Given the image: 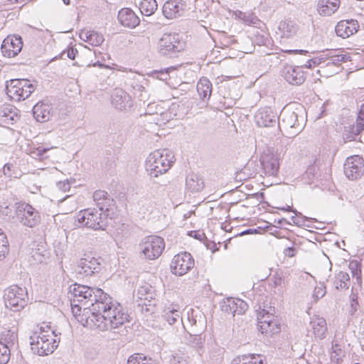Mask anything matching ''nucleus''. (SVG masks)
<instances>
[{
	"mask_svg": "<svg viewBox=\"0 0 364 364\" xmlns=\"http://www.w3.org/2000/svg\"><path fill=\"white\" fill-rule=\"evenodd\" d=\"M171 70H173V68H168L164 70H154L152 75L156 79L162 81H166L169 78V71Z\"/></svg>",
	"mask_w": 364,
	"mask_h": 364,
	"instance_id": "46",
	"label": "nucleus"
},
{
	"mask_svg": "<svg viewBox=\"0 0 364 364\" xmlns=\"http://www.w3.org/2000/svg\"><path fill=\"white\" fill-rule=\"evenodd\" d=\"M358 296L355 294H352V295L350 296V306L348 310L349 314L352 316L354 315L358 310Z\"/></svg>",
	"mask_w": 364,
	"mask_h": 364,
	"instance_id": "47",
	"label": "nucleus"
},
{
	"mask_svg": "<svg viewBox=\"0 0 364 364\" xmlns=\"http://www.w3.org/2000/svg\"><path fill=\"white\" fill-rule=\"evenodd\" d=\"M77 50L73 48H68L66 51H63L62 53V56L65 55L66 54V56L71 59L74 60L75 58L76 54L77 53Z\"/></svg>",
	"mask_w": 364,
	"mask_h": 364,
	"instance_id": "55",
	"label": "nucleus"
},
{
	"mask_svg": "<svg viewBox=\"0 0 364 364\" xmlns=\"http://www.w3.org/2000/svg\"><path fill=\"white\" fill-rule=\"evenodd\" d=\"M237 17L247 25L253 24L255 22V19L253 17L242 11H239Z\"/></svg>",
	"mask_w": 364,
	"mask_h": 364,
	"instance_id": "49",
	"label": "nucleus"
},
{
	"mask_svg": "<svg viewBox=\"0 0 364 364\" xmlns=\"http://www.w3.org/2000/svg\"><path fill=\"white\" fill-rule=\"evenodd\" d=\"M268 41H269L268 37L265 36L264 35H259V36H256V38H255L256 43L259 46L267 45Z\"/></svg>",
	"mask_w": 364,
	"mask_h": 364,
	"instance_id": "56",
	"label": "nucleus"
},
{
	"mask_svg": "<svg viewBox=\"0 0 364 364\" xmlns=\"http://www.w3.org/2000/svg\"><path fill=\"white\" fill-rule=\"evenodd\" d=\"M57 187L63 192L69 191L70 188V182L68 180L59 181L57 183Z\"/></svg>",
	"mask_w": 364,
	"mask_h": 364,
	"instance_id": "53",
	"label": "nucleus"
},
{
	"mask_svg": "<svg viewBox=\"0 0 364 364\" xmlns=\"http://www.w3.org/2000/svg\"><path fill=\"white\" fill-rule=\"evenodd\" d=\"M364 129V104L360 106L358 114L356 124L352 127L351 132L355 135H358Z\"/></svg>",
	"mask_w": 364,
	"mask_h": 364,
	"instance_id": "38",
	"label": "nucleus"
},
{
	"mask_svg": "<svg viewBox=\"0 0 364 364\" xmlns=\"http://www.w3.org/2000/svg\"><path fill=\"white\" fill-rule=\"evenodd\" d=\"M18 343L17 328H5L0 333V343L12 349Z\"/></svg>",
	"mask_w": 364,
	"mask_h": 364,
	"instance_id": "29",
	"label": "nucleus"
},
{
	"mask_svg": "<svg viewBox=\"0 0 364 364\" xmlns=\"http://www.w3.org/2000/svg\"><path fill=\"white\" fill-rule=\"evenodd\" d=\"M333 352L336 354V355H340V354L342 353V350L341 348H338V345H336L333 347Z\"/></svg>",
	"mask_w": 364,
	"mask_h": 364,
	"instance_id": "63",
	"label": "nucleus"
},
{
	"mask_svg": "<svg viewBox=\"0 0 364 364\" xmlns=\"http://www.w3.org/2000/svg\"><path fill=\"white\" fill-rule=\"evenodd\" d=\"M1 116L6 117V120H10L11 122L16 121L17 115L15 113H13L11 109H9L6 107L4 110L1 112Z\"/></svg>",
	"mask_w": 364,
	"mask_h": 364,
	"instance_id": "51",
	"label": "nucleus"
},
{
	"mask_svg": "<svg viewBox=\"0 0 364 364\" xmlns=\"http://www.w3.org/2000/svg\"><path fill=\"white\" fill-rule=\"evenodd\" d=\"M158 4L156 0H142L139 9L143 15L151 16L157 9Z\"/></svg>",
	"mask_w": 364,
	"mask_h": 364,
	"instance_id": "36",
	"label": "nucleus"
},
{
	"mask_svg": "<svg viewBox=\"0 0 364 364\" xmlns=\"http://www.w3.org/2000/svg\"><path fill=\"white\" fill-rule=\"evenodd\" d=\"M326 280L331 282L336 289H348L351 284L350 274L345 271H339L335 274L333 277L331 278L329 276Z\"/></svg>",
	"mask_w": 364,
	"mask_h": 364,
	"instance_id": "26",
	"label": "nucleus"
},
{
	"mask_svg": "<svg viewBox=\"0 0 364 364\" xmlns=\"http://www.w3.org/2000/svg\"><path fill=\"white\" fill-rule=\"evenodd\" d=\"M358 22L357 21H341L336 28L335 31L337 36L346 38L357 32Z\"/></svg>",
	"mask_w": 364,
	"mask_h": 364,
	"instance_id": "25",
	"label": "nucleus"
},
{
	"mask_svg": "<svg viewBox=\"0 0 364 364\" xmlns=\"http://www.w3.org/2000/svg\"><path fill=\"white\" fill-rule=\"evenodd\" d=\"M171 364H187L186 361L179 357H173Z\"/></svg>",
	"mask_w": 364,
	"mask_h": 364,
	"instance_id": "61",
	"label": "nucleus"
},
{
	"mask_svg": "<svg viewBox=\"0 0 364 364\" xmlns=\"http://www.w3.org/2000/svg\"><path fill=\"white\" fill-rule=\"evenodd\" d=\"M186 7L182 0H168L164 4L163 14L168 19L175 18L184 14Z\"/></svg>",
	"mask_w": 364,
	"mask_h": 364,
	"instance_id": "19",
	"label": "nucleus"
},
{
	"mask_svg": "<svg viewBox=\"0 0 364 364\" xmlns=\"http://www.w3.org/2000/svg\"><path fill=\"white\" fill-rule=\"evenodd\" d=\"M105 213L99 208L84 209L78 213L77 221L83 226L95 230H105L107 226Z\"/></svg>",
	"mask_w": 364,
	"mask_h": 364,
	"instance_id": "5",
	"label": "nucleus"
},
{
	"mask_svg": "<svg viewBox=\"0 0 364 364\" xmlns=\"http://www.w3.org/2000/svg\"><path fill=\"white\" fill-rule=\"evenodd\" d=\"M343 171L350 180H355L364 172V161L358 155L348 157L343 165Z\"/></svg>",
	"mask_w": 364,
	"mask_h": 364,
	"instance_id": "15",
	"label": "nucleus"
},
{
	"mask_svg": "<svg viewBox=\"0 0 364 364\" xmlns=\"http://www.w3.org/2000/svg\"><path fill=\"white\" fill-rule=\"evenodd\" d=\"M313 335L316 339L323 340L328 331L326 319L317 315H314L309 322Z\"/></svg>",
	"mask_w": 364,
	"mask_h": 364,
	"instance_id": "20",
	"label": "nucleus"
},
{
	"mask_svg": "<svg viewBox=\"0 0 364 364\" xmlns=\"http://www.w3.org/2000/svg\"><path fill=\"white\" fill-rule=\"evenodd\" d=\"M52 113L53 109L48 104L40 102L35 105L33 107V117L40 122L48 121L52 116Z\"/></svg>",
	"mask_w": 364,
	"mask_h": 364,
	"instance_id": "27",
	"label": "nucleus"
},
{
	"mask_svg": "<svg viewBox=\"0 0 364 364\" xmlns=\"http://www.w3.org/2000/svg\"><path fill=\"white\" fill-rule=\"evenodd\" d=\"M127 364H153L147 360L146 357H142L140 354H134L131 355L127 360Z\"/></svg>",
	"mask_w": 364,
	"mask_h": 364,
	"instance_id": "44",
	"label": "nucleus"
},
{
	"mask_svg": "<svg viewBox=\"0 0 364 364\" xmlns=\"http://www.w3.org/2000/svg\"><path fill=\"white\" fill-rule=\"evenodd\" d=\"M231 364H267L260 355L245 354L234 358Z\"/></svg>",
	"mask_w": 364,
	"mask_h": 364,
	"instance_id": "33",
	"label": "nucleus"
},
{
	"mask_svg": "<svg viewBox=\"0 0 364 364\" xmlns=\"http://www.w3.org/2000/svg\"><path fill=\"white\" fill-rule=\"evenodd\" d=\"M68 297L73 313L86 317L87 325L100 331L118 328L129 321V315L123 307L102 289L74 284L69 287Z\"/></svg>",
	"mask_w": 364,
	"mask_h": 364,
	"instance_id": "1",
	"label": "nucleus"
},
{
	"mask_svg": "<svg viewBox=\"0 0 364 364\" xmlns=\"http://www.w3.org/2000/svg\"><path fill=\"white\" fill-rule=\"evenodd\" d=\"M274 311V309H272V307H269V310L262 309L257 313V320L259 321H269L272 322L273 321L277 319L273 314L272 312Z\"/></svg>",
	"mask_w": 364,
	"mask_h": 364,
	"instance_id": "40",
	"label": "nucleus"
},
{
	"mask_svg": "<svg viewBox=\"0 0 364 364\" xmlns=\"http://www.w3.org/2000/svg\"><path fill=\"white\" fill-rule=\"evenodd\" d=\"M173 153L167 149L156 150L151 153L146 161V170L154 177L165 173L173 163Z\"/></svg>",
	"mask_w": 364,
	"mask_h": 364,
	"instance_id": "4",
	"label": "nucleus"
},
{
	"mask_svg": "<svg viewBox=\"0 0 364 364\" xmlns=\"http://www.w3.org/2000/svg\"><path fill=\"white\" fill-rule=\"evenodd\" d=\"M187 190L192 193H198L202 191L205 186L203 178L197 173H190L186 181Z\"/></svg>",
	"mask_w": 364,
	"mask_h": 364,
	"instance_id": "32",
	"label": "nucleus"
},
{
	"mask_svg": "<svg viewBox=\"0 0 364 364\" xmlns=\"http://www.w3.org/2000/svg\"><path fill=\"white\" fill-rule=\"evenodd\" d=\"M348 270L352 277V291H358V289L361 287V268L360 263L356 260L350 262L348 264Z\"/></svg>",
	"mask_w": 364,
	"mask_h": 364,
	"instance_id": "31",
	"label": "nucleus"
},
{
	"mask_svg": "<svg viewBox=\"0 0 364 364\" xmlns=\"http://www.w3.org/2000/svg\"><path fill=\"white\" fill-rule=\"evenodd\" d=\"M324 289L325 288H323L322 287H316L314 289V291L313 293V296L314 297V299L316 300H318V299L322 298L325 295L326 291Z\"/></svg>",
	"mask_w": 364,
	"mask_h": 364,
	"instance_id": "52",
	"label": "nucleus"
},
{
	"mask_svg": "<svg viewBox=\"0 0 364 364\" xmlns=\"http://www.w3.org/2000/svg\"><path fill=\"white\" fill-rule=\"evenodd\" d=\"M262 333H265L269 336L278 333L280 331V324L277 319L273 321L272 324H264L260 327Z\"/></svg>",
	"mask_w": 364,
	"mask_h": 364,
	"instance_id": "39",
	"label": "nucleus"
},
{
	"mask_svg": "<svg viewBox=\"0 0 364 364\" xmlns=\"http://www.w3.org/2000/svg\"><path fill=\"white\" fill-rule=\"evenodd\" d=\"M324 62H325V58L320 56V57L310 59L309 60L307 61L306 64H305L304 66L306 68H312L313 67H314L316 65H318Z\"/></svg>",
	"mask_w": 364,
	"mask_h": 364,
	"instance_id": "48",
	"label": "nucleus"
},
{
	"mask_svg": "<svg viewBox=\"0 0 364 364\" xmlns=\"http://www.w3.org/2000/svg\"><path fill=\"white\" fill-rule=\"evenodd\" d=\"M296 249L294 247H287L284 250V254L286 256L292 257L295 255Z\"/></svg>",
	"mask_w": 364,
	"mask_h": 364,
	"instance_id": "59",
	"label": "nucleus"
},
{
	"mask_svg": "<svg viewBox=\"0 0 364 364\" xmlns=\"http://www.w3.org/2000/svg\"><path fill=\"white\" fill-rule=\"evenodd\" d=\"M201 333H189L188 337H187L188 343L193 348L197 349L199 353H200V350L203 348V344L204 342V338H203L200 336Z\"/></svg>",
	"mask_w": 364,
	"mask_h": 364,
	"instance_id": "37",
	"label": "nucleus"
},
{
	"mask_svg": "<svg viewBox=\"0 0 364 364\" xmlns=\"http://www.w3.org/2000/svg\"><path fill=\"white\" fill-rule=\"evenodd\" d=\"M9 252V242L6 236L0 228V259L4 257L5 255Z\"/></svg>",
	"mask_w": 364,
	"mask_h": 364,
	"instance_id": "42",
	"label": "nucleus"
},
{
	"mask_svg": "<svg viewBox=\"0 0 364 364\" xmlns=\"http://www.w3.org/2000/svg\"><path fill=\"white\" fill-rule=\"evenodd\" d=\"M13 167V165L12 164H6L4 166V173L6 176H9V177H11L12 175L11 173V168Z\"/></svg>",
	"mask_w": 364,
	"mask_h": 364,
	"instance_id": "58",
	"label": "nucleus"
},
{
	"mask_svg": "<svg viewBox=\"0 0 364 364\" xmlns=\"http://www.w3.org/2000/svg\"><path fill=\"white\" fill-rule=\"evenodd\" d=\"M262 172L266 176H276L279 168V154L273 149H267L260 156Z\"/></svg>",
	"mask_w": 364,
	"mask_h": 364,
	"instance_id": "12",
	"label": "nucleus"
},
{
	"mask_svg": "<svg viewBox=\"0 0 364 364\" xmlns=\"http://www.w3.org/2000/svg\"><path fill=\"white\" fill-rule=\"evenodd\" d=\"M149 287H141L139 290H138V292L139 294L143 295V292H145L146 294H148L149 293Z\"/></svg>",
	"mask_w": 364,
	"mask_h": 364,
	"instance_id": "62",
	"label": "nucleus"
},
{
	"mask_svg": "<svg viewBox=\"0 0 364 364\" xmlns=\"http://www.w3.org/2000/svg\"><path fill=\"white\" fill-rule=\"evenodd\" d=\"M91 35H92V31L84 30V31H81V32L80 33V37L82 41L88 43V40H90V37Z\"/></svg>",
	"mask_w": 364,
	"mask_h": 364,
	"instance_id": "57",
	"label": "nucleus"
},
{
	"mask_svg": "<svg viewBox=\"0 0 364 364\" xmlns=\"http://www.w3.org/2000/svg\"><path fill=\"white\" fill-rule=\"evenodd\" d=\"M118 20L121 25L127 28H135L140 20L135 13L129 8L122 9L118 13Z\"/></svg>",
	"mask_w": 364,
	"mask_h": 364,
	"instance_id": "22",
	"label": "nucleus"
},
{
	"mask_svg": "<svg viewBox=\"0 0 364 364\" xmlns=\"http://www.w3.org/2000/svg\"><path fill=\"white\" fill-rule=\"evenodd\" d=\"M278 122H279L281 133L284 129L289 137H294L304 127V109L299 105L294 109L290 107H286L282 110Z\"/></svg>",
	"mask_w": 364,
	"mask_h": 364,
	"instance_id": "2",
	"label": "nucleus"
},
{
	"mask_svg": "<svg viewBox=\"0 0 364 364\" xmlns=\"http://www.w3.org/2000/svg\"><path fill=\"white\" fill-rule=\"evenodd\" d=\"M49 148H45L43 146H38L37 148L33 149L31 151V154L34 158L38 157L39 159H43L44 154L49 150Z\"/></svg>",
	"mask_w": 364,
	"mask_h": 364,
	"instance_id": "50",
	"label": "nucleus"
},
{
	"mask_svg": "<svg viewBox=\"0 0 364 364\" xmlns=\"http://www.w3.org/2000/svg\"><path fill=\"white\" fill-rule=\"evenodd\" d=\"M267 324H272V322L265 321L264 320V321H259L258 322L259 329L260 330V327H262V326H264V324H267Z\"/></svg>",
	"mask_w": 364,
	"mask_h": 364,
	"instance_id": "64",
	"label": "nucleus"
},
{
	"mask_svg": "<svg viewBox=\"0 0 364 364\" xmlns=\"http://www.w3.org/2000/svg\"><path fill=\"white\" fill-rule=\"evenodd\" d=\"M282 76L287 82L293 85H301L306 80L302 66L286 65L282 70Z\"/></svg>",
	"mask_w": 364,
	"mask_h": 364,
	"instance_id": "18",
	"label": "nucleus"
},
{
	"mask_svg": "<svg viewBox=\"0 0 364 364\" xmlns=\"http://www.w3.org/2000/svg\"><path fill=\"white\" fill-rule=\"evenodd\" d=\"M104 41V37L101 33L95 31H92V35L88 40V43L93 46H98Z\"/></svg>",
	"mask_w": 364,
	"mask_h": 364,
	"instance_id": "45",
	"label": "nucleus"
},
{
	"mask_svg": "<svg viewBox=\"0 0 364 364\" xmlns=\"http://www.w3.org/2000/svg\"><path fill=\"white\" fill-rule=\"evenodd\" d=\"M165 247L164 239L156 235L146 237L140 244L142 254L148 259H155L162 253Z\"/></svg>",
	"mask_w": 364,
	"mask_h": 364,
	"instance_id": "9",
	"label": "nucleus"
},
{
	"mask_svg": "<svg viewBox=\"0 0 364 364\" xmlns=\"http://www.w3.org/2000/svg\"><path fill=\"white\" fill-rule=\"evenodd\" d=\"M23 41L20 36L9 35L2 42L1 50L5 57L14 58L22 50Z\"/></svg>",
	"mask_w": 364,
	"mask_h": 364,
	"instance_id": "16",
	"label": "nucleus"
},
{
	"mask_svg": "<svg viewBox=\"0 0 364 364\" xmlns=\"http://www.w3.org/2000/svg\"><path fill=\"white\" fill-rule=\"evenodd\" d=\"M11 349L0 343V364H6L11 356Z\"/></svg>",
	"mask_w": 364,
	"mask_h": 364,
	"instance_id": "43",
	"label": "nucleus"
},
{
	"mask_svg": "<svg viewBox=\"0 0 364 364\" xmlns=\"http://www.w3.org/2000/svg\"><path fill=\"white\" fill-rule=\"evenodd\" d=\"M194 266V259L187 252L175 255L171 263V272L176 275L183 276Z\"/></svg>",
	"mask_w": 364,
	"mask_h": 364,
	"instance_id": "13",
	"label": "nucleus"
},
{
	"mask_svg": "<svg viewBox=\"0 0 364 364\" xmlns=\"http://www.w3.org/2000/svg\"><path fill=\"white\" fill-rule=\"evenodd\" d=\"M340 0H319L317 10L320 15L331 16L339 8Z\"/></svg>",
	"mask_w": 364,
	"mask_h": 364,
	"instance_id": "30",
	"label": "nucleus"
},
{
	"mask_svg": "<svg viewBox=\"0 0 364 364\" xmlns=\"http://www.w3.org/2000/svg\"><path fill=\"white\" fill-rule=\"evenodd\" d=\"M277 29L282 38H291L296 35L299 26L295 21L285 19L279 22Z\"/></svg>",
	"mask_w": 364,
	"mask_h": 364,
	"instance_id": "23",
	"label": "nucleus"
},
{
	"mask_svg": "<svg viewBox=\"0 0 364 364\" xmlns=\"http://www.w3.org/2000/svg\"><path fill=\"white\" fill-rule=\"evenodd\" d=\"M255 119L258 127L266 129L264 133L269 135L270 138L280 135L278 117L269 108L264 107L259 109L255 116Z\"/></svg>",
	"mask_w": 364,
	"mask_h": 364,
	"instance_id": "6",
	"label": "nucleus"
},
{
	"mask_svg": "<svg viewBox=\"0 0 364 364\" xmlns=\"http://www.w3.org/2000/svg\"><path fill=\"white\" fill-rule=\"evenodd\" d=\"M93 200L96 202V205L97 208L101 210V211L108 212L109 207L112 205L114 202L113 199L111 198L109 194L102 190L96 191L93 193Z\"/></svg>",
	"mask_w": 364,
	"mask_h": 364,
	"instance_id": "28",
	"label": "nucleus"
},
{
	"mask_svg": "<svg viewBox=\"0 0 364 364\" xmlns=\"http://www.w3.org/2000/svg\"><path fill=\"white\" fill-rule=\"evenodd\" d=\"M337 55L338 56V61L339 63H342V62H347L348 60H350V56L348 55H346V54H337Z\"/></svg>",
	"mask_w": 364,
	"mask_h": 364,
	"instance_id": "60",
	"label": "nucleus"
},
{
	"mask_svg": "<svg viewBox=\"0 0 364 364\" xmlns=\"http://www.w3.org/2000/svg\"><path fill=\"white\" fill-rule=\"evenodd\" d=\"M284 211L292 212L295 214V216H291V220L296 225H302V223L304 220H307V218H305L302 215V214L298 212L296 210L294 209L291 206L287 205V207H283L279 208Z\"/></svg>",
	"mask_w": 364,
	"mask_h": 364,
	"instance_id": "41",
	"label": "nucleus"
},
{
	"mask_svg": "<svg viewBox=\"0 0 364 364\" xmlns=\"http://www.w3.org/2000/svg\"><path fill=\"white\" fill-rule=\"evenodd\" d=\"M4 298L6 307L15 312L23 309L28 300L26 289L17 285L8 287L4 291Z\"/></svg>",
	"mask_w": 364,
	"mask_h": 364,
	"instance_id": "7",
	"label": "nucleus"
},
{
	"mask_svg": "<svg viewBox=\"0 0 364 364\" xmlns=\"http://www.w3.org/2000/svg\"><path fill=\"white\" fill-rule=\"evenodd\" d=\"M30 345L34 354L44 356L52 353L58 346L60 339L57 340L55 331L50 333L41 327L39 332H36L30 336Z\"/></svg>",
	"mask_w": 364,
	"mask_h": 364,
	"instance_id": "3",
	"label": "nucleus"
},
{
	"mask_svg": "<svg viewBox=\"0 0 364 364\" xmlns=\"http://www.w3.org/2000/svg\"><path fill=\"white\" fill-rule=\"evenodd\" d=\"M197 91L203 100H208L212 92V83L206 77H202L197 83Z\"/></svg>",
	"mask_w": 364,
	"mask_h": 364,
	"instance_id": "34",
	"label": "nucleus"
},
{
	"mask_svg": "<svg viewBox=\"0 0 364 364\" xmlns=\"http://www.w3.org/2000/svg\"><path fill=\"white\" fill-rule=\"evenodd\" d=\"M35 89L36 86L28 79H12L6 82V94L17 101L27 99Z\"/></svg>",
	"mask_w": 364,
	"mask_h": 364,
	"instance_id": "8",
	"label": "nucleus"
},
{
	"mask_svg": "<svg viewBox=\"0 0 364 364\" xmlns=\"http://www.w3.org/2000/svg\"><path fill=\"white\" fill-rule=\"evenodd\" d=\"M112 104L117 109H126L132 105L131 97L125 91L116 89L112 96Z\"/></svg>",
	"mask_w": 364,
	"mask_h": 364,
	"instance_id": "24",
	"label": "nucleus"
},
{
	"mask_svg": "<svg viewBox=\"0 0 364 364\" xmlns=\"http://www.w3.org/2000/svg\"><path fill=\"white\" fill-rule=\"evenodd\" d=\"M206 321L205 318L200 314L198 315L193 310L187 313V323L185 324L193 333H202L205 328Z\"/></svg>",
	"mask_w": 364,
	"mask_h": 364,
	"instance_id": "21",
	"label": "nucleus"
},
{
	"mask_svg": "<svg viewBox=\"0 0 364 364\" xmlns=\"http://www.w3.org/2000/svg\"><path fill=\"white\" fill-rule=\"evenodd\" d=\"M325 61L326 60H328V62L326 63V65H340V63L338 61V56L337 55H328V57H324Z\"/></svg>",
	"mask_w": 364,
	"mask_h": 364,
	"instance_id": "54",
	"label": "nucleus"
},
{
	"mask_svg": "<svg viewBox=\"0 0 364 364\" xmlns=\"http://www.w3.org/2000/svg\"><path fill=\"white\" fill-rule=\"evenodd\" d=\"M100 269V262L91 255H85L77 263L75 272L82 277H90Z\"/></svg>",
	"mask_w": 364,
	"mask_h": 364,
	"instance_id": "14",
	"label": "nucleus"
},
{
	"mask_svg": "<svg viewBox=\"0 0 364 364\" xmlns=\"http://www.w3.org/2000/svg\"><path fill=\"white\" fill-rule=\"evenodd\" d=\"M221 311L234 316L236 314H243L248 309V305L244 301L232 297L223 299L220 302Z\"/></svg>",
	"mask_w": 364,
	"mask_h": 364,
	"instance_id": "17",
	"label": "nucleus"
},
{
	"mask_svg": "<svg viewBox=\"0 0 364 364\" xmlns=\"http://www.w3.org/2000/svg\"><path fill=\"white\" fill-rule=\"evenodd\" d=\"M164 317L169 325H182L186 328L185 323H183V318L181 316V313L178 310H170L165 313Z\"/></svg>",
	"mask_w": 364,
	"mask_h": 364,
	"instance_id": "35",
	"label": "nucleus"
},
{
	"mask_svg": "<svg viewBox=\"0 0 364 364\" xmlns=\"http://www.w3.org/2000/svg\"><path fill=\"white\" fill-rule=\"evenodd\" d=\"M183 49L184 44L176 33H164L158 43V50L163 55L172 56Z\"/></svg>",
	"mask_w": 364,
	"mask_h": 364,
	"instance_id": "11",
	"label": "nucleus"
},
{
	"mask_svg": "<svg viewBox=\"0 0 364 364\" xmlns=\"http://www.w3.org/2000/svg\"><path fill=\"white\" fill-rule=\"evenodd\" d=\"M16 219L23 225L33 228L41 222V216L34 208L26 203L16 204Z\"/></svg>",
	"mask_w": 364,
	"mask_h": 364,
	"instance_id": "10",
	"label": "nucleus"
}]
</instances>
